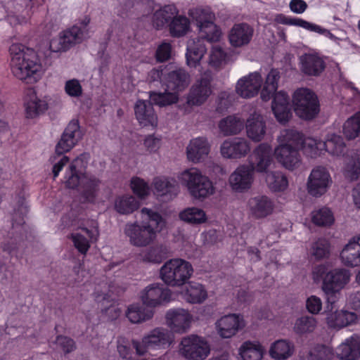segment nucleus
<instances>
[{
	"label": "nucleus",
	"instance_id": "1",
	"mask_svg": "<svg viewBox=\"0 0 360 360\" xmlns=\"http://www.w3.org/2000/svg\"><path fill=\"white\" fill-rule=\"evenodd\" d=\"M139 213L141 221L127 223L124 233L131 245L143 248L156 240L158 234L165 227L166 222L159 212L152 209L143 207Z\"/></svg>",
	"mask_w": 360,
	"mask_h": 360
},
{
	"label": "nucleus",
	"instance_id": "2",
	"mask_svg": "<svg viewBox=\"0 0 360 360\" xmlns=\"http://www.w3.org/2000/svg\"><path fill=\"white\" fill-rule=\"evenodd\" d=\"M11 68L13 75L27 83L36 82L43 69L35 51L21 44H13L9 49Z\"/></svg>",
	"mask_w": 360,
	"mask_h": 360
},
{
	"label": "nucleus",
	"instance_id": "3",
	"mask_svg": "<svg viewBox=\"0 0 360 360\" xmlns=\"http://www.w3.org/2000/svg\"><path fill=\"white\" fill-rule=\"evenodd\" d=\"M278 146L274 150L276 161L285 169L294 171L302 165L300 150L302 134L294 129L281 131L277 139Z\"/></svg>",
	"mask_w": 360,
	"mask_h": 360
},
{
	"label": "nucleus",
	"instance_id": "4",
	"mask_svg": "<svg viewBox=\"0 0 360 360\" xmlns=\"http://www.w3.org/2000/svg\"><path fill=\"white\" fill-rule=\"evenodd\" d=\"M181 184L185 186L195 199H205L214 193V187L210 179L196 168L183 171L178 176Z\"/></svg>",
	"mask_w": 360,
	"mask_h": 360
},
{
	"label": "nucleus",
	"instance_id": "5",
	"mask_svg": "<svg viewBox=\"0 0 360 360\" xmlns=\"http://www.w3.org/2000/svg\"><path fill=\"white\" fill-rule=\"evenodd\" d=\"M193 274L191 264L182 259H172L160 268V275L168 286L180 287L187 283Z\"/></svg>",
	"mask_w": 360,
	"mask_h": 360
},
{
	"label": "nucleus",
	"instance_id": "6",
	"mask_svg": "<svg viewBox=\"0 0 360 360\" xmlns=\"http://www.w3.org/2000/svg\"><path fill=\"white\" fill-rule=\"evenodd\" d=\"M292 104L295 114L304 120H311L319 112L317 96L308 88H300L294 92Z\"/></svg>",
	"mask_w": 360,
	"mask_h": 360
},
{
	"label": "nucleus",
	"instance_id": "7",
	"mask_svg": "<svg viewBox=\"0 0 360 360\" xmlns=\"http://www.w3.org/2000/svg\"><path fill=\"white\" fill-rule=\"evenodd\" d=\"M210 350L206 338L194 334L184 337L179 346V354L187 360H205Z\"/></svg>",
	"mask_w": 360,
	"mask_h": 360
},
{
	"label": "nucleus",
	"instance_id": "8",
	"mask_svg": "<svg viewBox=\"0 0 360 360\" xmlns=\"http://www.w3.org/2000/svg\"><path fill=\"white\" fill-rule=\"evenodd\" d=\"M350 278V271L345 268H336L326 274L323 278L322 290L328 302H335L337 295L349 283Z\"/></svg>",
	"mask_w": 360,
	"mask_h": 360
},
{
	"label": "nucleus",
	"instance_id": "9",
	"mask_svg": "<svg viewBox=\"0 0 360 360\" xmlns=\"http://www.w3.org/2000/svg\"><path fill=\"white\" fill-rule=\"evenodd\" d=\"M172 336L169 330L163 328H156L143 336L141 341L132 340V346L138 355H144L148 349H160L172 342Z\"/></svg>",
	"mask_w": 360,
	"mask_h": 360
},
{
	"label": "nucleus",
	"instance_id": "10",
	"mask_svg": "<svg viewBox=\"0 0 360 360\" xmlns=\"http://www.w3.org/2000/svg\"><path fill=\"white\" fill-rule=\"evenodd\" d=\"M332 184L328 169L322 165L315 166L308 176L307 191L312 197L319 198L327 193Z\"/></svg>",
	"mask_w": 360,
	"mask_h": 360
},
{
	"label": "nucleus",
	"instance_id": "11",
	"mask_svg": "<svg viewBox=\"0 0 360 360\" xmlns=\"http://www.w3.org/2000/svg\"><path fill=\"white\" fill-rule=\"evenodd\" d=\"M85 39V31L79 30V25H75L52 39L49 49L55 53L66 51L76 44L82 43Z\"/></svg>",
	"mask_w": 360,
	"mask_h": 360
},
{
	"label": "nucleus",
	"instance_id": "12",
	"mask_svg": "<svg viewBox=\"0 0 360 360\" xmlns=\"http://www.w3.org/2000/svg\"><path fill=\"white\" fill-rule=\"evenodd\" d=\"M172 291L160 283H152L145 287L139 293L143 305L155 308L168 303L171 300Z\"/></svg>",
	"mask_w": 360,
	"mask_h": 360
},
{
	"label": "nucleus",
	"instance_id": "13",
	"mask_svg": "<svg viewBox=\"0 0 360 360\" xmlns=\"http://www.w3.org/2000/svg\"><path fill=\"white\" fill-rule=\"evenodd\" d=\"M212 74L210 71L205 72L201 77L196 80L190 89L187 96V103L189 105H200L204 103L212 94L211 81Z\"/></svg>",
	"mask_w": 360,
	"mask_h": 360
},
{
	"label": "nucleus",
	"instance_id": "14",
	"mask_svg": "<svg viewBox=\"0 0 360 360\" xmlns=\"http://www.w3.org/2000/svg\"><path fill=\"white\" fill-rule=\"evenodd\" d=\"M251 150L250 141L243 137H233L224 140L220 146V153L226 159H240Z\"/></svg>",
	"mask_w": 360,
	"mask_h": 360
},
{
	"label": "nucleus",
	"instance_id": "15",
	"mask_svg": "<svg viewBox=\"0 0 360 360\" xmlns=\"http://www.w3.org/2000/svg\"><path fill=\"white\" fill-rule=\"evenodd\" d=\"M166 323L174 333H185L191 328L193 316L183 308L169 309L165 314Z\"/></svg>",
	"mask_w": 360,
	"mask_h": 360
},
{
	"label": "nucleus",
	"instance_id": "16",
	"mask_svg": "<svg viewBox=\"0 0 360 360\" xmlns=\"http://www.w3.org/2000/svg\"><path fill=\"white\" fill-rule=\"evenodd\" d=\"M273 163L272 149L269 144L263 143L257 146L250 157V165L253 172L268 173Z\"/></svg>",
	"mask_w": 360,
	"mask_h": 360
},
{
	"label": "nucleus",
	"instance_id": "17",
	"mask_svg": "<svg viewBox=\"0 0 360 360\" xmlns=\"http://www.w3.org/2000/svg\"><path fill=\"white\" fill-rule=\"evenodd\" d=\"M82 138L78 120H71L66 127L61 138L56 146V153L63 155L70 151Z\"/></svg>",
	"mask_w": 360,
	"mask_h": 360
},
{
	"label": "nucleus",
	"instance_id": "18",
	"mask_svg": "<svg viewBox=\"0 0 360 360\" xmlns=\"http://www.w3.org/2000/svg\"><path fill=\"white\" fill-rule=\"evenodd\" d=\"M274 209V202L266 195L252 197L247 202L248 214L255 219L267 217L273 213Z\"/></svg>",
	"mask_w": 360,
	"mask_h": 360
},
{
	"label": "nucleus",
	"instance_id": "19",
	"mask_svg": "<svg viewBox=\"0 0 360 360\" xmlns=\"http://www.w3.org/2000/svg\"><path fill=\"white\" fill-rule=\"evenodd\" d=\"M263 83L261 75L257 72H252L244 76L236 83V93L244 98H250L255 96L259 93Z\"/></svg>",
	"mask_w": 360,
	"mask_h": 360
},
{
	"label": "nucleus",
	"instance_id": "20",
	"mask_svg": "<svg viewBox=\"0 0 360 360\" xmlns=\"http://www.w3.org/2000/svg\"><path fill=\"white\" fill-rule=\"evenodd\" d=\"M253 171L248 165H240L231 173L229 183L233 191L242 193L250 188L253 182Z\"/></svg>",
	"mask_w": 360,
	"mask_h": 360
},
{
	"label": "nucleus",
	"instance_id": "21",
	"mask_svg": "<svg viewBox=\"0 0 360 360\" xmlns=\"http://www.w3.org/2000/svg\"><path fill=\"white\" fill-rule=\"evenodd\" d=\"M215 326L221 338H230L244 326V323L240 316L232 314L221 317L215 323Z\"/></svg>",
	"mask_w": 360,
	"mask_h": 360
},
{
	"label": "nucleus",
	"instance_id": "22",
	"mask_svg": "<svg viewBox=\"0 0 360 360\" xmlns=\"http://www.w3.org/2000/svg\"><path fill=\"white\" fill-rule=\"evenodd\" d=\"M155 193L169 201L174 198L179 193V186L174 178L167 176H157L153 181Z\"/></svg>",
	"mask_w": 360,
	"mask_h": 360
},
{
	"label": "nucleus",
	"instance_id": "23",
	"mask_svg": "<svg viewBox=\"0 0 360 360\" xmlns=\"http://www.w3.org/2000/svg\"><path fill=\"white\" fill-rule=\"evenodd\" d=\"M89 158L88 154L83 153L71 162L65 176V183L67 187L75 188L79 185V176L84 174L82 172L87 166Z\"/></svg>",
	"mask_w": 360,
	"mask_h": 360
},
{
	"label": "nucleus",
	"instance_id": "24",
	"mask_svg": "<svg viewBox=\"0 0 360 360\" xmlns=\"http://www.w3.org/2000/svg\"><path fill=\"white\" fill-rule=\"evenodd\" d=\"M210 145L203 136L191 139L186 147V155L189 161L198 163L204 160L209 155Z\"/></svg>",
	"mask_w": 360,
	"mask_h": 360
},
{
	"label": "nucleus",
	"instance_id": "25",
	"mask_svg": "<svg viewBox=\"0 0 360 360\" xmlns=\"http://www.w3.org/2000/svg\"><path fill=\"white\" fill-rule=\"evenodd\" d=\"M190 83L189 74L182 68H177L165 74L164 84L167 90L178 94L184 91Z\"/></svg>",
	"mask_w": 360,
	"mask_h": 360
},
{
	"label": "nucleus",
	"instance_id": "26",
	"mask_svg": "<svg viewBox=\"0 0 360 360\" xmlns=\"http://www.w3.org/2000/svg\"><path fill=\"white\" fill-rule=\"evenodd\" d=\"M326 323L330 328L340 329L348 326L356 324L358 315L347 310H336L326 313Z\"/></svg>",
	"mask_w": 360,
	"mask_h": 360
},
{
	"label": "nucleus",
	"instance_id": "27",
	"mask_svg": "<svg viewBox=\"0 0 360 360\" xmlns=\"http://www.w3.org/2000/svg\"><path fill=\"white\" fill-rule=\"evenodd\" d=\"M254 34V29L248 23L235 24L230 30L229 39L234 47H241L248 45Z\"/></svg>",
	"mask_w": 360,
	"mask_h": 360
},
{
	"label": "nucleus",
	"instance_id": "28",
	"mask_svg": "<svg viewBox=\"0 0 360 360\" xmlns=\"http://www.w3.org/2000/svg\"><path fill=\"white\" fill-rule=\"evenodd\" d=\"M342 263L347 266H360V235L354 237L340 252Z\"/></svg>",
	"mask_w": 360,
	"mask_h": 360
},
{
	"label": "nucleus",
	"instance_id": "29",
	"mask_svg": "<svg viewBox=\"0 0 360 360\" xmlns=\"http://www.w3.org/2000/svg\"><path fill=\"white\" fill-rule=\"evenodd\" d=\"M300 70L309 76L317 77L321 74L326 68L324 60L317 54L306 53L300 56Z\"/></svg>",
	"mask_w": 360,
	"mask_h": 360
},
{
	"label": "nucleus",
	"instance_id": "30",
	"mask_svg": "<svg viewBox=\"0 0 360 360\" xmlns=\"http://www.w3.org/2000/svg\"><path fill=\"white\" fill-rule=\"evenodd\" d=\"M338 356L341 360H358L360 358V336L354 334L345 339L338 347Z\"/></svg>",
	"mask_w": 360,
	"mask_h": 360
},
{
	"label": "nucleus",
	"instance_id": "31",
	"mask_svg": "<svg viewBox=\"0 0 360 360\" xmlns=\"http://www.w3.org/2000/svg\"><path fill=\"white\" fill-rule=\"evenodd\" d=\"M245 128L248 137L254 142L261 141L265 136L266 124L259 114H252L247 120Z\"/></svg>",
	"mask_w": 360,
	"mask_h": 360
},
{
	"label": "nucleus",
	"instance_id": "32",
	"mask_svg": "<svg viewBox=\"0 0 360 360\" xmlns=\"http://www.w3.org/2000/svg\"><path fill=\"white\" fill-rule=\"evenodd\" d=\"M136 117L143 126H154L157 124V115L150 101L139 100L134 107Z\"/></svg>",
	"mask_w": 360,
	"mask_h": 360
},
{
	"label": "nucleus",
	"instance_id": "33",
	"mask_svg": "<svg viewBox=\"0 0 360 360\" xmlns=\"http://www.w3.org/2000/svg\"><path fill=\"white\" fill-rule=\"evenodd\" d=\"M207 51L204 41L200 38L190 39L187 42L186 63L190 67H196Z\"/></svg>",
	"mask_w": 360,
	"mask_h": 360
},
{
	"label": "nucleus",
	"instance_id": "34",
	"mask_svg": "<svg viewBox=\"0 0 360 360\" xmlns=\"http://www.w3.org/2000/svg\"><path fill=\"white\" fill-rule=\"evenodd\" d=\"M272 110L279 122L285 123L290 117L289 97L281 91L275 94L272 102Z\"/></svg>",
	"mask_w": 360,
	"mask_h": 360
},
{
	"label": "nucleus",
	"instance_id": "35",
	"mask_svg": "<svg viewBox=\"0 0 360 360\" xmlns=\"http://www.w3.org/2000/svg\"><path fill=\"white\" fill-rule=\"evenodd\" d=\"M25 105L26 115L30 118L35 117L48 109L47 101L38 98L32 89L28 90Z\"/></svg>",
	"mask_w": 360,
	"mask_h": 360
},
{
	"label": "nucleus",
	"instance_id": "36",
	"mask_svg": "<svg viewBox=\"0 0 360 360\" xmlns=\"http://www.w3.org/2000/svg\"><path fill=\"white\" fill-rule=\"evenodd\" d=\"M78 232L71 234V238L75 248L83 255H86L90 248L89 240L96 238L98 231L95 230H89L85 227H79Z\"/></svg>",
	"mask_w": 360,
	"mask_h": 360
},
{
	"label": "nucleus",
	"instance_id": "37",
	"mask_svg": "<svg viewBox=\"0 0 360 360\" xmlns=\"http://www.w3.org/2000/svg\"><path fill=\"white\" fill-rule=\"evenodd\" d=\"M79 184L81 186L83 197L89 202L93 201L99 190L101 181L96 176L84 173L79 176Z\"/></svg>",
	"mask_w": 360,
	"mask_h": 360
},
{
	"label": "nucleus",
	"instance_id": "38",
	"mask_svg": "<svg viewBox=\"0 0 360 360\" xmlns=\"http://www.w3.org/2000/svg\"><path fill=\"white\" fill-rule=\"evenodd\" d=\"M244 127V120L239 116L233 115L221 119L218 123L219 132L225 136L237 135Z\"/></svg>",
	"mask_w": 360,
	"mask_h": 360
},
{
	"label": "nucleus",
	"instance_id": "39",
	"mask_svg": "<svg viewBox=\"0 0 360 360\" xmlns=\"http://www.w3.org/2000/svg\"><path fill=\"white\" fill-rule=\"evenodd\" d=\"M184 298L190 303L203 302L207 297V290L202 285L195 282L188 283L182 292Z\"/></svg>",
	"mask_w": 360,
	"mask_h": 360
},
{
	"label": "nucleus",
	"instance_id": "40",
	"mask_svg": "<svg viewBox=\"0 0 360 360\" xmlns=\"http://www.w3.org/2000/svg\"><path fill=\"white\" fill-rule=\"evenodd\" d=\"M139 207V201L129 194L117 196L114 202L115 210L120 214H130L137 210Z\"/></svg>",
	"mask_w": 360,
	"mask_h": 360
},
{
	"label": "nucleus",
	"instance_id": "41",
	"mask_svg": "<svg viewBox=\"0 0 360 360\" xmlns=\"http://www.w3.org/2000/svg\"><path fill=\"white\" fill-rule=\"evenodd\" d=\"M265 349L258 342H244L239 348L243 360H262Z\"/></svg>",
	"mask_w": 360,
	"mask_h": 360
},
{
	"label": "nucleus",
	"instance_id": "42",
	"mask_svg": "<svg viewBox=\"0 0 360 360\" xmlns=\"http://www.w3.org/2000/svg\"><path fill=\"white\" fill-rule=\"evenodd\" d=\"M126 315L130 322L139 323L151 319L154 311L146 306L133 304L128 307Z\"/></svg>",
	"mask_w": 360,
	"mask_h": 360
},
{
	"label": "nucleus",
	"instance_id": "43",
	"mask_svg": "<svg viewBox=\"0 0 360 360\" xmlns=\"http://www.w3.org/2000/svg\"><path fill=\"white\" fill-rule=\"evenodd\" d=\"M294 345L286 340L274 342L269 349L270 356L275 359L286 360L294 353Z\"/></svg>",
	"mask_w": 360,
	"mask_h": 360
},
{
	"label": "nucleus",
	"instance_id": "44",
	"mask_svg": "<svg viewBox=\"0 0 360 360\" xmlns=\"http://www.w3.org/2000/svg\"><path fill=\"white\" fill-rule=\"evenodd\" d=\"M179 11L174 5H167L156 11L153 16V25L157 29H161L166 24H169L173 17L178 14Z\"/></svg>",
	"mask_w": 360,
	"mask_h": 360
},
{
	"label": "nucleus",
	"instance_id": "45",
	"mask_svg": "<svg viewBox=\"0 0 360 360\" xmlns=\"http://www.w3.org/2000/svg\"><path fill=\"white\" fill-rule=\"evenodd\" d=\"M181 220L193 225H199L207 221V217L205 212L197 207H191L180 212Z\"/></svg>",
	"mask_w": 360,
	"mask_h": 360
},
{
	"label": "nucleus",
	"instance_id": "46",
	"mask_svg": "<svg viewBox=\"0 0 360 360\" xmlns=\"http://www.w3.org/2000/svg\"><path fill=\"white\" fill-rule=\"evenodd\" d=\"M281 22L285 25H295L298 27H301L305 30L315 32L321 34L325 35L327 37H329L330 39L334 38L333 34L328 30L322 28L321 27L311 23L308 21H306L301 18H288L284 16L281 17Z\"/></svg>",
	"mask_w": 360,
	"mask_h": 360
},
{
	"label": "nucleus",
	"instance_id": "47",
	"mask_svg": "<svg viewBox=\"0 0 360 360\" xmlns=\"http://www.w3.org/2000/svg\"><path fill=\"white\" fill-rule=\"evenodd\" d=\"M169 32L173 37L186 35L190 30V21L184 15H175L168 24Z\"/></svg>",
	"mask_w": 360,
	"mask_h": 360
},
{
	"label": "nucleus",
	"instance_id": "48",
	"mask_svg": "<svg viewBox=\"0 0 360 360\" xmlns=\"http://www.w3.org/2000/svg\"><path fill=\"white\" fill-rule=\"evenodd\" d=\"M280 79V72L272 69L267 75L263 89L261 91V98L263 101H269L275 94L278 88V82Z\"/></svg>",
	"mask_w": 360,
	"mask_h": 360
},
{
	"label": "nucleus",
	"instance_id": "49",
	"mask_svg": "<svg viewBox=\"0 0 360 360\" xmlns=\"http://www.w3.org/2000/svg\"><path fill=\"white\" fill-rule=\"evenodd\" d=\"M266 182L270 190L274 192H283L288 187V180L281 172L266 173Z\"/></svg>",
	"mask_w": 360,
	"mask_h": 360
},
{
	"label": "nucleus",
	"instance_id": "50",
	"mask_svg": "<svg viewBox=\"0 0 360 360\" xmlns=\"http://www.w3.org/2000/svg\"><path fill=\"white\" fill-rule=\"evenodd\" d=\"M167 248L163 245L152 246L141 255V259L145 262L160 264L167 257Z\"/></svg>",
	"mask_w": 360,
	"mask_h": 360
},
{
	"label": "nucleus",
	"instance_id": "51",
	"mask_svg": "<svg viewBox=\"0 0 360 360\" xmlns=\"http://www.w3.org/2000/svg\"><path fill=\"white\" fill-rule=\"evenodd\" d=\"M345 167L344 174L350 180H356L360 175V153H354V155H347L345 160Z\"/></svg>",
	"mask_w": 360,
	"mask_h": 360
},
{
	"label": "nucleus",
	"instance_id": "52",
	"mask_svg": "<svg viewBox=\"0 0 360 360\" xmlns=\"http://www.w3.org/2000/svg\"><path fill=\"white\" fill-rule=\"evenodd\" d=\"M311 220L317 226H330L334 223L335 218L328 207H323L311 212Z\"/></svg>",
	"mask_w": 360,
	"mask_h": 360
},
{
	"label": "nucleus",
	"instance_id": "53",
	"mask_svg": "<svg viewBox=\"0 0 360 360\" xmlns=\"http://www.w3.org/2000/svg\"><path fill=\"white\" fill-rule=\"evenodd\" d=\"M345 149V144L340 136L332 134L324 141V150L333 155H344Z\"/></svg>",
	"mask_w": 360,
	"mask_h": 360
},
{
	"label": "nucleus",
	"instance_id": "54",
	"mask_svg": "<svg viewBox=\"0 0 360 360\" xmlns=\"http://www.w3.org/2000/svg\"><path fill=\"white\" fill-rule=\"evenodd\" d=\"M169 91L166 89L163 93L151 91L150 92V99L159 106H166L176 103L179 100L178 94Z\"/></svg>",
	"mask_w": 360,
	"mask_h": 360
},
{
	"label": "nucleus",
	"instance_id": "55",
	"mask_svg": "<svg viewBox=\"0 0 360 360\" xmlns=\"http://www.w3.org/2000/svg\"><path fill=\"white\" fill-rule=\"evenodd\" d=\"M301 149L304 153L310 158H316L322 150H324V141L316 140L312 138L304 139L302 137V143Z\"/></svg>",
	"mask_w": 360,
	"mask_h": 360
},
{
	"label": "nucleus",
	"instance_id": "56",
	"mask_svg": "<svg viewBox=\"0 0 360 360\" xmlns=\"http://www.w3.org/2000/svg\"><path fill=\"white\" fill-rule=\"evenodd\" d=\"M316 320L311 316H304L297 319L295 323L293 329L297 334L309 333L314 330L316 327Z\"/></svg>",
	"mask_w": 360,
	"mask_h": 360
},
{
	"label": "nucleus",
	"instance_id": "57",
	"mask_svg": "<svg viewBox=\"0 0 360 360\" xmlns=\"http://www.w3.org/2000/svg\"><path fill=\"white\" fill-rule=\"evenodd\" d=\"M330 248L328 240L320 238L312 243L310 252L316 259H321L329 257Z\"/></svg>",
	"mask_w": 360,
	"mask_h": 360
},
{
	"label": "nucleus",
	"instance_id": "58",
	"mask_svg": "<svg viewBox=\"0 0 360 360\" xmlns=\"http://www.w3.org/2000/svg\"><path fill=\"white\" fill-rule=\"evenodd\" d=\"M199 34L198 38L202 40L206 39L208 41H217L219 39L221 32L214 23V20H212L199 27Z\"/></svg>",
	"mask_w": 360,
	"mask_h": 360
},
{
	"label": "nucleus",
	"instance_id": "59",
	"mask_svg": "<svg viewBox=\"0 0 360 360\" xmlns=\"http://www.w3.org/2000/svg\"><path fill=\"white\" fill-rule=\"evenodd\" d=\"M343 133L347 139H354L360 133V112L349 118L343 126Z\"/></svg>",
	"mask_w": 360,
	"mask_h": 360
},
{
	"label": "nucleus",
	"instance_id": "60",
	"mask_svg": "<svg viewBox=\"0 0 360 360\" xmlns=\"http://www.w3.org/2000/svg\"><path fill=\"white\" fill-rule=\"evenodd\" d=\"M189 14L196 21L198 28L214 20V14L209 8H195L190 10Z\"/></svg>",
	"mask_w": 360,
	"mask_h": 360
},
{
	"label": "nucleus",
	"instance_id": "61",
	"mask_svg": "<svg viewBox=\"0 0 360 360\" xmlns=\"http://www.w3.org/2000/svg\"><path fill=\"white\" fill-rule=\"evenodd\" d=\"M333 356L332 349L321 345H316L309 353V360H330Z\"/></svg>",
	"mask_w": 360,
	"mask_h": 360
},
{
	"label": "nucleus",
	"instance_id": "62",
	"mask_svg": "<svg viewBox=\"0 0 360 360\" xmlns=\"http://www.w3.org/2000/svg\"><path fill=\"white\" fill-rule=\"evenodd\" d=\"M226 53L219 46H213L209 57V64L214 68L221 67L225 62Z\"/></svg>",
	"mask_w": 360,
	"mask_h": 360
},
{
	"label": "nucleus",
	"instance_id": "63",
	"mask_svg": "<svg viewBox=\"0 0 360 360\" xmlns=\"http://www.w3.org/2000/svg\"><path fill=\"white\" fill-rule=\"evenodd\" d=\"M131 187L133 192L140 198H144L149 194L150 189L148 184L141 178H132Z\"/></svg>",
	"mask_w": 360,
	"mask_h": 360
},
{
	"label": "nucleus",
	"instance_id": "64",
	"mask_svg": "<svg viewBox=\"0 0 360 360\" xmlns=\"http://www.w3.org/2000/svg\"><path fill=\"white\" fill-rule=\"evenodd\" d=\"M65 91L71 97H79L82 94V85L76 79H70L65 82Z\"/></svg>",
	"mask_w": 360,
	"mask_h": 360
}]
</instances>
